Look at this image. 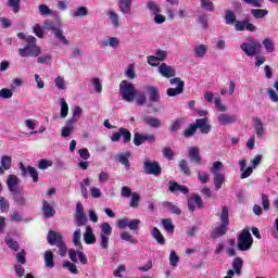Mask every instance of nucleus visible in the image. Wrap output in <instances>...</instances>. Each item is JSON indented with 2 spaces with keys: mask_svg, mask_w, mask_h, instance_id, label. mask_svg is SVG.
Masks as SVG:
<instances>
[{
  "mask_svg": "<svg viewBox=\"0 0 278 278\" xmlns=\"http://www.w3.org/2000/svg\"><path fill=\"white\" fill-rule=\"evenodd\" d=\"M128 228L130 231H138L140 229V219L128 220Z\"/></svg>",
  "mask_w": 278,
  "mask_h": 278,
  "instance_id": "obj_61",
  "label": "nucleus"
},
{
  "mask_svg": "<svg viewBox=\"0 0 278 278\" xmlns=\"http://www.w3.org/2000/svg\"><path fill=\"white\" fill-rule=\"evenodd\" d=\"M223 170V162L216 161L213 163L211 167V173L213 175V182L215 186V190H220L223 188V184H225V174L220 173Z\"/></svg>",
  "mask_w": 278,
  "mask_h": 278,
  "instance_id": "obj_4",
  "label": "nucleus"
},
{
  "mask_svg": "<svg viewBox=\"0 0 278 278\" xmlns=\"http://www.w3.org/2000/svg\"><path fill=\"white\" fill-rule=\"evenodd\" d=\"M47 240L48 244H51V247H58L59 255L61 257H66V253H68V247H66V243L64 242V236H62L60 232L49 230Z\"/></svg>",
  "mask_w": 278,
  "mask_h": 278,
  "instance_id": "obj_2",
  "label": "nucleus"
},
{
  "mask_svg": "<svg viewBox=\"0 0 278 278\" xmlns=\"http://www.w3.org/2000/svg\"><path fill=\"white\" fill-rule=\"evenodd\" d=\"M179 166V170L182 175H187L189 177V175H191V170L190 167L188 166V161L186 160H180L178 163Z\"/></svg>",
  "mask_w": 278,
  "mask_h": 278,
  "instance_id": "obj_42",
  "label": "nucleus"
},
{
  "mask_svg": "<svg viewBox=\"0 0 278 278\" xmlns=\"http://www.w3.org/2000/svg\"><path fill=\"white\" fill-rule=\"evenodd\" d=\"M140 203V194L138 192H132L131 199H130V207H138Z\"/></svg>",
  "mask_w": 278,
  "mask_h": 278,
  "instance_id": "obj_62",
  "label": "nucleus"
},
{
  "mask_svg": "<svg viewBox=\"0 0 278 278\" xmlns=\"http://www.w3.org/2000/svg\"><path fill=\"white\" fill-rule=\"evenodd\" d=\"M151 236L154 240H156L157 244H161V245L166 244V239L164 238V235H162V231L157 229V227H154L152 229Z\"/></svg>",
  "mask_w": 278,
  "mask_h": 278,
  "instance_id": "obj_31",
  "label": "nucleus"
},
{
  "mask_svg": "<svg viewBox=\"0 0 278 278\" xmlns=\"http://www.w3.org/2000/svg\"><path fill=\"white\" fill-rule=\"evenodd\" d=\"M12 168V156L2 155L0 160V175H5V170Z\"/></svg>",
  "mask_w": 278,
  "mask_h": 278,
  "instance_id": "obj_23",
  "label": "nucleus"
},
{
  "mask_svg": "<svg viewBox=\"0 0 278 278\" xmlns=\"http://www.w3.org/2000/svg\"><path fill=\"white\" fill-rule=\"evenodd\" d=\"M225 21L226 25H236V23H238V21H236V13H233L231 10H227L225 14Z\"/></svg>",
  "mask_w": 278,
  "mask_h": 278,
  "instance_id": "obj_44",
  "label": "nucleus"
},
{
  "mask_svg": "<svg viewBox=\"0 0 278 278\" xmlns=\"http://www.w3.org/2000/svg\"><path fill=\"white\" fill-rule=\"evenodd\" d=\"M63 268H67L72 275H78L79 269H77V265L75 263H72L71 261H67L63 263Z\"/></svg>",
  "mask_w": 278,
  "mask_h": 278,
  "instance_id": "obj_51",
  "label": "nucleus"
},
{
  "mask_svg": "<svg viewBox=\"0 0 278 278\" xmlns=\"http://www.w3.org/2000/svg\"><path fill=\"white\" fill-rule=\"evenodd\" d=\"M132 142L135 147H140V144H144V136L140 132H135Z\"/></svg>",
  "mask_w": 278,
  "mask_h": 278,
  "instance_id": "obj_59",
  "label": "nucleus"
},
{
  "mask_svg": "<svg viewBox=\"0 0 278 278\" xmlns=\"http://www.w3.org/2000/svg\"><path fill=\"white\" fill-rule=\"evenodd\" d=\"M43 27L48 31H52V34H54L55 31H58L62 28V27H60V23H55V22H51V21L45 22Z\"/></svg>",
  "mask_w": 278,
  "mask_h": 278,
  "instance_id": "obj_39",
  "label": "nucleus"
},
{
  "mask_svg": "<svg viewBox=\"0 0 278 278\" xmlns=\"http://www.w3.org/2000/svg\"><path fill=\"white\" fill-rule=\"evenodd\" d=\"M143 173H146V175H153L154 177H160L162 175V166L157 161L146 160L143 162Z\"/></svg>",
  "mask_w": 278,
  "mask_h": 278,
  "instance_id": "obj_9",
  "label": "nucleus"
},
{
  "mask_svg": "<svg viewBox=\"0 0 278 278\" xmlns=\"http://www.w3.org/2000/svg\"><path fill=\"white\" fill-rule=\"evenodd\" d=\"M73 244L81 247V229L77 228L73 233Z\"/></svg>",
  "mask_w": 278,
  "mask_h": 278,
  "instance_id": "obj_52",
  "label": "nucleus"
},
{
  "mask_svg": "<svg viewBox=\"0 0 278 278\" xmlns=\"http://www.w3.org/2000/svg\"><path fill=\"white\" fill-rule=\"evenodd\" d=\"M125 76L128 79H136V66H134V64H129L127 66V70L125 72Z\"/></svg>",
  "mask_w": 278,
  "mask_h": 278,
  "instance_id": "obj_56",
  "label": "nucleus"
},
{
  "mask_svg": "<svg viewBox=\"0 0 278 278\" xmlns=\"http://www.w3.org/2000/svg\"><path fill=\"white\" fill-rule=\"evenodd\" d=\"M244 262L242 261L241 257H236L232 261V269H229L227 271V276L226 277H232L233 275H237L238 277H240V275H242V266H243Z\"/></svg>",
  "mask_w": 278,
  "mask_h": 278,
  "instance_id": "obj_16",
  "label": "nucleus"
},
{
  "mask_svg": "<svg viewBox=\"0 0 278 278\" xmlns=\"http://www.w3.org/2000/svg\"><path fill=\"white\" fill-rule=\"evenodd\" d=\"M68 116V103L64 98L61 99V118H66Z\"/></svg>",
  "mask_w": 278,
  "mask_h": 278,
  "instance_id": "obj_55",
  "label": "nucleus"
},
{
  "mask_svg": "<svg viewBox=\"0 0 278 278\" xmlns=\"http://www.w3.org/2000/svg\"><path fill=\"white\" fill-rule=\"evenodd\" d=\"M187 205L189 212H194L197 210V205L201 210L203 207V199H201L199 193H194L193 195L188 197Z\"/></svg>",
  "mask_w": 278,
  "mask_h": 278,
  "instance_id": "obj_15",
  "label": "nucleus"
},
{
  "mask_svg": "<svg viewBox=\"0 0 278 278\" xmlns=\"http://www.w3.org/2000/svg\"><path fill=\"white\" fill-rule=\"evenodd\" d=\"M7 5L11 8L14 14H18L21 12V0H8Z\"/></svg>",
  "mask_w": 278,
  "mask_h": 278,
  "instance_id": "obj_41",
  "label": "nucleus"
},
{
  "mask_svg": "<svg viewBox=\"0 0 278 278\" xmlns=\"http://www.w3.org/2000/svg\"><path fill=\"white\" fill-rule=\"evenodd\" d=\"M134 101H136L137 105L142 108L147 103V93L144 91H136Z\"/></svg>",
  "mask_w": 278,
  "mask_h": 278,
  "instance_id": "obj_33",
  "label": "nucleus"
},
{
  "mask_svg": "<svg viewBox=\"0 0 278 278\" xmlns=\"http://www.w3.org/2000/svg\"><path fill=\"white\" fill-rule=\"evenodd\" d=\"M54 84L59 90H66V81L64 80V77L58 76L54 79Z\"/></svg>",
  "mask_w": 278,
  "mask_h": 278,
  "instance_id": "obj_57",
  "label": "nucleus"
},
{
  "mask_svg": "<svg viewBox=\"0 0 278 278\" xmlns=\"http://www.w3.org/2000/svg\"><path fill=\"white\" fill-rule=\"evenodd\" d=\"M170 86H177V88H168L166 91L167 97H177L184 93V88L186 87V83L181 80L179 77H175L169 79Z\"/></svg>",
  "mask_w": 278,
  "mask_h": 278,
  "instance_id": "obj_10",
  "label": "nucleus"
},
{
  "mask_svg": "<svg viewBox=\"0 0 278 278\" xmlns=\"http://www.w3.org/2000/svg\"><path fill=\"white\" fill-rule=\"evenodd\" d=\"M106 16L111 21V24L115 29H118V27L123 25V22L121 21V16L118 15V13H116V11L108 10Z\"/></svg>",
  "mask_w": 278,
  "mask_h": 278,
  "instance_id": "obj_20",
  "label": "nucleus"
},
{
  "mask_svg": "<svg viewBox=\"0 0 278 278\" xmlns=\"http://www.w3.org/2000/svg\"><path fill=\"white\" fill-rule=\"evenodd\" d=\"M195 127L200 130V134H210L212 131V125L207 123V117L197 119Z\"/></svg>",
  "mask_w": 278,
  "mask_h": 278,
  "instance_id": "obj_19",
  "label": "nucleus"
},
{
  "mask_svg": "<svg viewBox=\"0 0 278 278\" xmlns=\"http://www.w3.org/2000/svg\"><path fill=\"white\" fill-rule=\"evenodd\" d=\"M162 153L164 157H166V160H173V157H175V153L173 152V149H170V147L163 148Z\"/></svg>",
  "mask_w": 278,
  "mask_h": 278,
  "instance_id": "obj_64",
  "label": "nucleus"
},
{
  "mask_svg": "<svg viewBox=\"0 0 278 278\" xmlns=\"http://www.w3.org/2000/svg\"><path fill=\"white\" fill-rule=\"evenodd\" d=\"M129 157H131V153L126 152V153H119L117 155V160L119 164H123L125 166L126 170H129L131 168V164L129 163Z\"/></svg>",
  "mask_w": 278,
  "mask_h": 278,
  "instance_id": "obj_30",
  "label": "nucleus"
},
{
  "mask_svg": "<svg viewBox=\"0 0 278 278\" xmlns=\"http://www.w3.org/2000/svg\"><path fill=\"white\" fill-rule=\"evenodd\" d=\"M217 121L219 125H232V123H236L238 121V115L222 113L218 115Z\"/></svg>",
  "mask_w": 278,
  "mask_h": 278,
  "instance_id": "obj_22",
  "label": "nucleus"
},
{
  "mask_svg": "<svg viewBox=\"0 0 278 278\" xmlns=\"http://www.w3.org/2000/svg\"><path fill=\"white\" fill-rule=\"evenodd\" d=\"M14 92H12V89L2 88L0 90V97L1 99H12Z\"/></svg>",
  "mask_w": 278,
  "mask_h": 278,
  "instance_id": "obj_63",
  "label": "nucleus"
},
{
  "mask_svg": "<svg viewBox=\"0 0 278 278\" xmlns=\"http://www.w3.org/2000/svg\"><path fill=\"white\" fill-rule=\"evenodd\" d=\"M27 170H28V174L30 175L34 184H38V170L36 169V167L29 165Z\"/></svg>",
  "mask_w": 278,
  "mask_h": 278,
  "instance_id": "obj_60",
  "label": "nucleus"
},
{
  "mask_svg": "<svg viewBox=\"0 0 278 278\" xmlns=\"http://www.w3.org/2000/svg\"><path fill=\"white\" fill-rule=\"evenodd\" d=\"M182 134L185 138H192L197 134V124H191Z\"/></svg>",
  "mask_w": 278,
  "mask_h": 278,
  "instance_id": "obj_54",
  "label": "nucleus"
},
{
  "mask_svg": "<svg viewBox=\"0 0 278 278\" xmlns=\"http://www.w3.org/2000/svg\"><path fill=\"white\" fill-rule=\"evenodd\" d=\"M102 47H111L112 49H118L121 47V40L116 37H109L101 41Z\"/></svg>",
  "mask_w": 278,
  "mask_h": 278,
  "instance_id": "obj_28",
  "label": "nucleus"
},
{
  "mask_svg": "<svg viewBox=\"0 0 278 278\" xmlns=\"http://www.w3.org/2000/svg\"><path fill=\"white\" fill-rule=\"evenodd\" d=\"M121 239L124 240V242H129V244H138V240L127 231L121 232Z\"/></svg>",
  "mask_w": 278,
  "mask_h": 278,
  "instance_id": "obj_47",
  "label": "nucleus"
},
{
  "mask_svg": "<svg viewBox=\"0 0 278 278\" xmlns=\"http://www.w3.org/2000/svg\"><path fill=\"white\" fill-rule=\"evenodd\" d=\"M163 207H165V210H168V212H172V214H176L177 216L181 214V210H179V207H177V205L173 204L172 202H163Z\"/></svg>",
  "mask_w": 278,
  "mask_h": 278,
  "instance_id": "obj_40",
  "label": "nucleus"
},
{
  "mask_svg": "<svg viewBox=\"0 0 278 278\" xmlns=\"http://www.w3.org/2000/svg\"><path fill=\"white\" fill-rule=\"evenodd\" d=\"M210 47H207V45H197L193 47V55L194 58L198 59H203L205 58V55H207V51H208Z\"/></svg>",
  "mask_w": 278,
  "mask_h": 278,
  "instance_id": "obj_24",
  "label": "nucleus"
},
{
  "mask_svg": "<svg viewBox=\"0 0 278 278\" xmlns=\"http://www.w3.org/2000/svg\"><path fill=\"white\" fill-rule=\"evenodd\" d=\"M200 8H202V10H205V12H215L216 10L212 0H201Z\"/></svg>",
  "mask_w": 278,
  "mask_h": 278,
  "instance_id": "obj_37",
  "label": "nucleus"
},
{
  "mask_svg": "<svg viewBox=\"0 0 278 278\" xmlns=\"http://www.w3.org/2000/svg\"><path fill=\"white\" fill-rule=\"evenodd\" d=\"M263 47H265L267 53H273V51H275V41L270 38H265L263 40Z\"/></svg>",
  "mask_w": 278,
  "mask_h": 278,
  "instance_id": "obj_50",
  "label": "nucleus"
},
{
  "mask_svg": "<svg viewBox=\"0 0 278 278\" xmlns=\"http://www.w3.org/2000/svg\"><path fill=\"white\" fill-rule=\"evenodd\" d=\"M74 223L76 227H84L88 223V216L84 213V204L81 202L76 203V212L74 214Z\"/></svg>",
  "mask_w": 278,
  "mask_h": 278,
  "instance_id": "obj_11",
  "label": "nucleus"
},
{
  "mask_svg": "<svg viewBox=\"0 0 278 278\" xmlns=\"http://www.w3.org/2000/svg\"><path fill=\"white\" fill-rule=\"evenodd\" d=\"M160 75L165 77L166 79H170V77H175L176 71L175 67L167 65L166 63H162L157 68Z\"/></svg>",
  "mask_w": 278,
  "mask_h": 278,
  "instance_id": "obj_17",
  "label": "nucleus"
},
{
  "mask_svg": "<svg viewBox=\"0 0 278 278\" xmlns=\"http://www.w3.org/2000/svg\"><path fill=\"white\" fill-rule=\"evenodd\" d=\"M147 10L152 12V14H161L162 9L160 8V4H157L155 1H149L147 2Z\"/></svg>",
  "mask_w": 278,
  "mask_h": 278,
  "instance_id": "obj_43",
  "label": "nucleus"
},
{
  "mask_svg": "<svg viewBox=\"0 0 278 278\" xmlns=\"http://www.w3.org/2000/svg\"><path fill=\"white\" fill-rule=\"evenodd\" d=\"M169 191L181 192L182 194H188L190 192V189H188V187H186V186L178 185L177 182H170Z\"/></svg>",
  "mask_w": 278,
  "mask_h": 278,
  "instance_id": "obj_32",
  "label": "nucleus"
},
{
  "mask_svg": "<svg viewBox=\"0 0 278 278\" xmlns=\"http://www.w3.org/2000/svg\"><path fill=\"white\" fill-rule=\"evenodd\" d=\"M72 18H86L90 14L87 7H77L75 10L70 12Z\"/></svg>",
  "mask_w": 278,
  "mask_h": 278,
  "instance_id": "obj_21",
  "label": "nucleus"
},
{
  "mask_svg": "<svg viewBox=\"0 0 278 278\" xmlns=\"http://www.w3.org/2000/svg\"><path fill=\"white\" fill-rule=\"evenodd\" d=\"M83 238L86 244H94L97 242V237H94V233L92 232V227L90 226L86 227V231Z\"/></svg>",
  "mask_w": 278,
  "mask_h": 278,
  "instance_id": "obj_27",
  "label": "nucleus"
},
{
  "mask_svg": "<svg viewBox=\"0 0 278 278\" xmlns=\"http://www.w3.org/2000/svg\"><path fill=\"white\" fill-rule=\"evenodd\" d=\"M227 231H229V207L223 206L220 213V225L212 231L211 238L213 240H218V238H223Z\"/></svg>",
  "mask_w": 278,
  "mask_h": 278,
  "instance_id": "obj_1",
  "label": "nucleus"
},
{
  "mask_svg": "<svg viewBox=\"0 0 278 278\" xmlns=\"http://www.w3.org/2000/svg\"><path fill=\"white\" fill-rule=\"evenodd\" d=\"M254 127L257 138H262V136H264V124L260 117L254 118Z\"/></svg>",
  "mask_w": 278,
  "mask_h": 278,
  "instance_id": "obj_34",
  "label": "nucleus"
},
{
  "mask_svg": "<svg viewBox=\"0 0 278 278\" xmlns=\"http://www.w3.org/2000/svg\"><path fill=\"white\" fill-rule=\"evenodd\" d=\"M88 187H90V178H85L80 182V192H81L83 199H88Z\"/></svg>",
  "mask_w": 278,
  "mask_h": 278,
  "instance_id": "obj_36",
  "label": "nucleus"
},
{
  "mask_svg": "<svg viewBox=\"0 0 278 278\" xmlns=\"http://www.w3.org/2000/svg\"><path fill=\"white\" fill-rule=\"evenodd\" d=\"M235 29L236 31H255L257 27L251 23V18L247 17L243 21H237Z\"/></svg>",
  "mask_w": 278,
  "mask_h": 278,
  "instance_id": "obj_14",
  "label": "nucleus"
},
{
  "mask_svg": "<svg viewBox=\"0 0 278 278\" xmlns=\"http://www.w3.org/2000/svg\"><path fill=\"white\" fill-rule=\"evenodd\" d=\"M251 14H252V16H254V18H264V16H268V10L252 9Z\"/></svg>",
  "mask_w": 278,
  "mask_h": 278,
  "instance_id": "obj_48",
  "label": "nucleus"
},
{
  "mask_svg": "<svg viewBox=\"0 0 278 278\" xmlns=\"http://www.w3.org/2000/svg\"><path fill=\"white\" fill-rule=\"evenodd\" d=\"M45 263H46V268H53L55 266V261H53V252L51 251L45 252Z\"/></svg>",
  "mask_w": 278,
  "mask_h": 278,
  "instance_id": "obj_38",
  "label": "nucleus"
},
{
  "mask_svg": "<svg viewBox=\"0 0 278 278\" xmlns=\"http://www.w3.org/2000/svg\"><path fill=\"white\" fill-rule=\"evenodd\" d=\"M143 121L148 125V127H152L154 129H160V127H162V119L160 118L146 116Z\"/></svg>",
  "mask_w": 278,
  "mask_h": 278,
  "instance_id": "obj_29",
  "label": "nucleus"
},
{
  "mask_svg": "<svg viewBox=\"0 0 278 278\" xmlns=\"http://www.w3.org/2000/svg\"><path fill=\"white\" fill-rule=\"evenodd\" d=\"M5 244L11 249V251H18V242L10 237L4 239Z\"/></svg>",
  "mask_w": 278,
  "mask_h": 278,
  "instance_id": "obj_53",
  "label": "nucleus"
},
{
  "mask_svg": "<svg viewBox=\"0 0 278 278\" xmlns=\"http://www.w3.org/2000/svg\"><path fill=\"white\" fill-rule=\"evenodd\" d=\"M162 225H163L165 231H167V233H174L175 225H173V219H170V218L162 219Z\"/></svg>",
  "mask_w": 278,
  "mask_h": 278,
  "instance_id": "obj_45",
  "label": "nucleus"
},
{
  "mask_svg": "<svg viewBox=\"0 0 278 278\" xmlns=\"http://www.w3.org/2000/svg\"><path fill=\"white\" fill-rule=\"evenodd\" d=\"M121 138H123L124 143L131 142V132L129 131V129L119 128V130L117 132H114L111 136L112 142H118L121 140Z\"/></svg>",
  "mask_w": 278,
  "mask_h": 278,
  "instance_id": "obj_13",
  "label": "nucleus"
},
{
  "mask_svg": "<svg viewBox=\"0 0 278 278\" xmlns=\"http://www.w3.org/2000/svg\"><path fill=\"white\" fill-rule=\"evenodd\" d=\"M184 125V119L182 118H178L176 119L170 127L168 128V130L170 131V134H177V131H179V129H181V126Z\"/></svg>",
  "mask_w": 278,
  "mask_h": 278,
  "instance_id": "obj_49",
  "label": "nucleus"
},
{
  "mask_svg": "<svg viewBox=\"0 0 278 278\" xmlns=\"http://www.w3.org/2000/svg\"><path fill=\"white\" fill-rule=\"evenodd\" d=\"M146 90L149 94L150 103H160V88L155 86H146Z\"/></svg>",
  "mask_w": 278,
  "mask_h": 278,
  "instance_id": "obj_18",
  "label": "nucleus"
},
{
  "mask_svg": "<svg viewBox=\"0 0 278 278\" xmlns=\"http://www.w3.org/2000/svg\"><path fill=\"white\" fill-rule=\"evenodd\" d=\"M136 86L128 80H122L119 84V94L127 103H134L136 99Z\"/></svg>",
  "mask_w": 278,
  "mask_h": 278,
  "instance_id": "obj_3",
  "label": "nucleus"
},
{
  "mask_svg": "<svg viewBox=\"0 0 278 278\" xmlns=\"http://www.w3.org/2000/svg\"><path fill=\"white\" fill-rule=\"evenodd\" d=\"M7 187L9 192H11V194H23V187H21V179L14 174H11L8 176Z\"/></svg>",
  "mask_w": 278,
  "mask_h": 278,
  "instance_id": "obj_8",
  "label": "nucleus"
},
{
  "mask_svg": "<svg viewBox=\"0 0 278 278\" xmlns=\"http://www.w3.org/2000/svg\"><path fill=\"white\" fill-rule=\"evenodd\" d=\"M17 53L20 58H38L42 55V49L38 45H25Z\"/></svg>",
  "mask_w": 278,
  "mask_h": 278,
  "instance_id": "obj_7",
  "label": "nucleus"
},
{
  "mask_svg": "<svg viewBox=\"0 0 278 278\" xmlns=\"http://www.w3.org/2000/svg\"><path fill=\"white\" fill-rule=\"evenodd\" d=\"M41 212L43 214V218H53L55 216V211L53 210V206L47 202V200L42 201V207Z\"/></svg>",
  "mask_w": 278,
  "mask_h": 278,
  "instance_id": "obj_25",
  "label": "nucleus"
},
{
  "mask_svg": "<svg viewBox=\"0 0 278 278\" xmlns=\"http://www.w3.org/2000/svg\"><path fill=\"white\" fill-rule=\"evenodd\" d=\"M253 247V236H251V232L247 229H243L237 240V249L238 251H249Z\"/></svg>",
  "mask_w": 278,
  "mask_h": 278,
  "instance_id": "obj_5",
  "label": "nucleus"
},
{
  "mask_svg": "<svg viewBox=\"0 0 278 278\" xmlns=\"http://www.w3.org/2000/svg\"><path fill=\"white\" fill-rule=\"evenodd\" d=\"M110 236H112V226L108 223H103L101 225V232H100V247L102 249H108V241L110 240Z\"/></svg>",
  "mask_w": 278,
  "mask_h": 278,
  "instance_id": "obj_12",
  "label": "nucleus"
},
{
  "mask_svg": "<svg viewBox=\"0 0 278 278\" xmlns=\"http://www.w3.org/2000/svg\"><path fill=\"white\" fill-rule=\"evenodd\" d=\"M249 41L250 42L241 43V50L245 55L253 58L262 52V43H260V41H256L253 37H250Z\"/></svg>",
  "mask_w": 278,
  "mask_h": 278,
  "instance_id": "obj_6",
  "label": "nucleus"
},
{
  "mask_svg": "<svg viewBox=\"0 0 278 278\" xmlns=\"http://www.w3.org/2000/svg\"><path fill=\"white\" fill-rule=\"evenodd\" d=\"M131 3H134V0H119V12L124 15L131 14Z\"/></svg>",
  "mask_w": 278,
  "mask_h": 278,
  "instance_id": "obj_26",
  "label": "nucleus"
},
{
  "mask_svg": "<svg viewBox=\"0 0 278 278\" xmlns=\"http://www.w3.org/2000/svg\"><path fill=\"white\" fill-rule=\"evenodd\" d=\"M51 166H53V162H51V161H49V160H47V159H42V160H40L39 163H38V168H39L40 170H47V168H49V167H51Z\"/></svg>",
  "mask_w": 278,
  "mask_h": 278,
  "instance_id": "obj_58",
  "label": "nucleus"
},
{
  "mask_svg": "<svg viewBox=\"0 0 278 278\" xmlns=\"http://www.w3.org/2000/svg\"><path fill=\"white\" fill-rule=\"evenodd\" d=\"M53 36H54V38H56V40H59V42H61L62 45H66V46L71 45V41H68V40L66 39V36H64V30H62V28H61L60 30L55 31V33L53 34Z\"/></svg>",
  "mask_w": 278,
  "mask_h": 278,
  "instance_id": "obj_46",
  "label": "nucleus"
},
{
  "mask_svg": "<svg viewBox=\"0 0 278 278\" xmlns=\"http://www.w3.org/2000/svg\"><path fill=\"white\" fill-rule=\"evenodd\" d=\"M189 157L191 162H195L197 164H201V156L199 155V148H190L189 149Z\"/></svg>",
  "mask_w": 278,
  "mask_h": 278,
  "instance_id": "obj_35",
  "label": "nucleus"
}]
</instances>
